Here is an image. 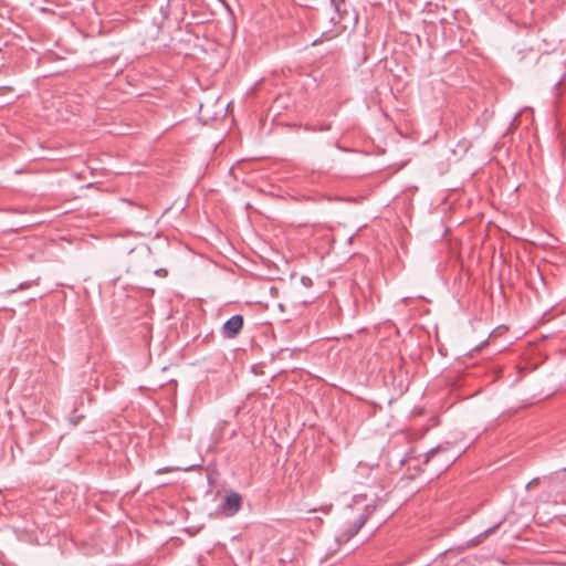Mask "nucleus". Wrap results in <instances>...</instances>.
<instances>
[{
  "mask_svg": "<svg viewBox=\"0 0 566 566\" xmlns=\"http://www.w3.org/2000/svg\"><path fill=\"white\" fill-rule=\"evenodd\" d=\"M243 318L240 315H234L228 319L223 325V334L228 338H233L242 328Z\"/></svg>",
  "mask_w": 566,
  "mask_h": 566,
  "instance_id": "2",
  "label": "nucleus"
},
{
  "mask_svg": "<svg viewBox=\"0 0 566 566\" xmlns=\"http://www.w3.org/2000/svg\"><path fill=\"white\" fill-rule=\"evenodd\" d=\"M492 531H486L479 536H476L474 539H471L468 544H465L464 548L473 547L482 543L491 533Z\"/></svg>",
  "mask_w": 566,
  "mask_h": 566,
  "instance_id": "3",
  "label": "nucleus"
},
{
  "mask_svg": "<svg viewBox=\"0 0 566 566\" xmlns=\"http://www.w3.org/2000/svg\"><path fill=\"white\" fill-rule=\"evenodd\" d=\"M242 497L234 491H229L220 506V510L226 516H233L241 507Z\"/></svg>",
  "mask_w": 566,
  "mask_h": 566,
  "instance_id": "1",
  "label": "nucleus"
},
{
  "mask_svg": "<svg viewBox=\"0 0 566 566\" xmlns=\"http://www.w3.org/2000/svg\"><path fill=\"white\" fill-rule=\"evenodd\" d=\"M332 2L335 4V7L338 9V4L343 2V0H332Z\"/></svg>",
  "mask_w": 566,
  "mask_h": 566,
  "instance_id": "5",
  "label": "nucleus"
},
{
  "mask_svg": "<svg viewBox=\"0 0 566 566\" xmlns=\"http://www.w3.org/2000/svg\"><path fill=\"white\" fill-rule=\"evenodd\" d=\"M363 524H364V520H360L359 524L356 526V528L354 530V532L352 534L357 533V531L361 527Z\"/></svg>",
  "mask_w": 566,
  "mask_h": 566,
  "instance_id": "4",
  "label": "nucleus"
}]
</instances>
